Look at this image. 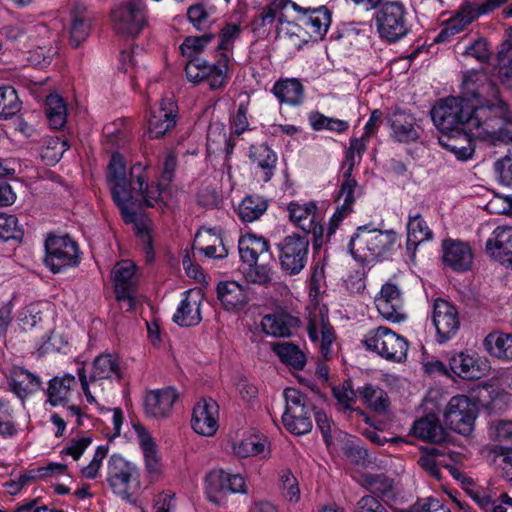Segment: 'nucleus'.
<instances>
[{"instance_id": "f257e3e1", "label": "nucleus", "mask_w": 512, "mask_h": 512, "mask_svg": "<svg viewBox=\"0 0 512 512\" xmlns=\"http://www.w3.org/2000/svg\"><path fill=\"white\" fill-rule=\"evenodd\" d=\"M434 125L442 133L439 144L459 160L474 152L473 140L493 145L511 137L512 118L505 102L486 73L469 71L462 82V97L439 101L431 110Z\"/></svg>"}, {"instance_id": "f03ea898", "label": "nucleus", "mask_w": 512, "mask_h": 512, "mask_svg": "<svg viewBox=\"0 0 512 512\" xmlns=\"http://www.w3.org/2000/svg\"><path fill=\"white\" fill-rule=\"evenodd\" d=\"M176 157L168 154L163 164V170L156 186L147 184V167L141 163L135 164L126 175L124 158L114 153L108 167V184L113 200L120 208L125 223L133 224L136 233L144 244L145 257L148 262L154 258L153 246L147 219L138 213L142 204L148 207H162L166 205L169 195L168 185L172 180L176 168Z\"/></svg>"}, {"instance_id": "7ed1b4c3", "label": "nucleus", "mask_w": 512, "mask_h": 512, "mask_svg": "<svg viewBox=\"0 0 512 512\" xmlns=\"http://www.w3.org/2000/svg\"><path fill=\"white\" fill-rule=\"evenodd\" d=\"M397 243L398 235L395 231L363 225L351 237L349 249L357 262L367 264L385 256Z\"/></svg>"}, {"instance_id": "20e7f679", "label": "nucleus", "mask_w": 512, "mask_h": 512, "mask_svg": "<svg viewBox=\"0 0 512 512\" xmlns=\"http://www.w3.org/2000/svg\"><path fill=\"white\" fill-rule=\"evenodd\" d=\"M374 20L380 38L390 43L403 39L411 30L409 13L399 1L382 5L375 13Z\"/></svg>"}, {"instance_id": "39448f33", "label": "nucleus", "mask_w": 512, "mask_h": 512, "mask_svg": "<svg viewBox=\"0 0 512 512\" xmlns=\"http://www.w3.org/2000/svg\"><path fill=\"white\" fill-rule=\"evenodd\" d=\"M148 9L144 0H122L111 11L113 30L122 36L134 38L147 25Z\"/></svg>"}, {"instance_id": "423d86ee", "label": "nucleus", "mask_w": 512, "mask_h": 512, "mask_svg": "<svg viewBox=\"0 0 512 512\" xmlns=\"http://www.w3.org/2000/svg\"><path fill=\"white\" fill-rule=\"evenodd\" d=\"M363 343L367 350L388 361L402 363L407 359L408 341L387 327L380 326L368 331Z\"/></svg>"}, {"instance_id": "0eeeda50", "label": "nucleus", "mask_w": 512, "mask_h": 512, "mask_svg": "<svg viewBox=\"0 0 512 512\" xmlns=\"http://www.w3.org/2000/svg\"><path fill=\"white\" fill-rule=\"evenodd\" d=\"M315 421L320 429L327 446L338 453H343L352 463L357 466L365 465L367 451L361 447L360 440L343 432H338L334 440L330 418L325 412L316 411Z\"/></svg>"}, {"instance_id": "6e6552de", "label": "nucleus", "mask_w": 512, "mask_h": 512, "mask_svg": "<svg viewBox=\"0 0 512 512\" xmlns=\"http://www.w3.org/2000/svg\"><path fill=\"white\" fill-rule=\"evenodd\" d=\"M205 493L210 502L217 506H224L229 495L247 493L246 481L238 473L215 469L205 478Z\"/></svg>"}, {"instance_id": "1a4fd4ad", "label": "nucleus", "mask_w": 512, "mask_h": 512, "mask_svg": "<svg viewBox=\"0 0 512 512\" xmlns=\"http://www.w3.org/2000/svg\"><path fill=\"white\" fill-rule=\"evenodd\" d=\"M446 468L453 478L462 483L466 493L483 512H507V507L512 508V498L506 493L498 496L496 492L488 488L477 486L471 478L456 467L447 466Z\"/></svg>"}, {"instance_id": "9d476101", "label": "nucleus", "mask_w": 512, "mask_h": 512, "mask_svg": "<svg viewBox=\"0 0 512 512\" xmlns=\"http://www.w3.org/2000/svg\"><path fill=\"white\" fill-rule=\"evenodd\" d=\"M477 415V403L465 395H457L452 397L446 406L444 422L452 431L470 436L474 430Z\"/></svg>"}, {"instance_id": "9b49d317", "label": "nucleus", "mask_w": 512, "mask_h": 512, "mask_svg": "<svg viewBox=\"0 0 512 512\" xmlns=\"http://www.w3.org/2000/svg\"><path fill=\"white\" fill-rule=\"evenodd\" d=\"M228 64L227 57L220 59L217 63L194 58L186 64L185 75L193 84L205 82L210 89L218 90L225 87L228 82Z\"/></svg>"}, {"instance_id": "f8f14e48", "label": "nucleus", "mask_w": 512, "mask_h": 512, "mask_svg": "<svg viewBox=\"0 0 512 512\" xmlns=\"http://www.w3.org/2000/svg\"><path fill=\"white\" fill-rule=\"evenodd\" d=\"M228 64L227 57L220 59L217 63L194 58L186 64L185 75L193 84L205 82L210 89L218 90L225 87L228 82Z\"/></svg>"}, {"instance_id": "ddd939ff", "label": "nucleus", "mask_w": 512, "mask_h": 512, "mask_svg": "<svg viewBox=\"0 0 512 512\" xmlns=\"http://www.w3.org/2000/svg\"><path fill=\"white\" fill-rule=\"evenodd\" d=\"M132 430L143 455L147 478L151 482L160 480L164 475V465L155 438L141 423H132Z\"/></svg>"}, {"instance_id": "4468645a", "label": "nucleus", "mask_w": 512, "mask_h": 512, "mask_svg": "<svg viewBox=\"0 0 512 512\" xmlns=\"http://www.w3.org/2000/svg\"><path fill=\"white\" fill-rule=\"evenodd\" d=\"M45 250V264L53 273L75 266L79 262L77 245L67 236H49L45 242Z\"/></svg>"}, {"instance_id": "2eb2a0df", "label": "nucleus", "mask_w": 512, "mask_h": 512, "mask_svg": "<svg viewBox=\"0 0 512 512\" xmlns=\"http://www.w3.org/2000/svg\"><path fill=\"white\" fill-rule=\"evenodd\" d=\"M282 270L288 275L299 274L305 267L309 241L299 235L286 236L278 245Z\"/></svg>"}, {"instance_id": "dca6fc26", "label": "nucleus", "mask_w": 512, "mask_h": 512, "mask_svg": "<svg viewBox=\"0 0 512 512\" xmlns=\"http://www.w3.org/2000/svg\"><path fill=\"white\" fill-rule=\"evenodd\" d=\"M374 304L381 317L389 322L400 323L407 319L403 293L399 286L391 281L381 286L374 298Z\"/></svg>"}, {"instance_id": "f3484780", "label": "nucleus", "mask_w": 512, "mask_h": 512, "mask_svg": "<svg viewBox=\"0 0 512 512\" xmlns=\"http://www.w3.org/2000/svg\"><path fill=\"white\" fill-rule=\"evenodd\" d=\"M218 403L208 397L199 399L192 408L190 425L192 430L203 437H214L220 426Z\"/></svg>"}, {"instance_id": "a211bd4d", "label": "nucleus", "mask_w": 512, "mask_h": 512, "mask_svg": "<svg viewBox=\"0 0 512 512\" xmlns=\"http://www.w3.org/2000/svg\"><path fill=\"white\" fill-rule=\"evenodd\" d=\"M137 475V467L122 456L112 455L107 464V482L112 491L122 498L130 495L132 480Z\"/></svg>"}, {"instance_id": "6ab92c4d", "label": "nucleus", "mask_w": 512, "mask_h": 512, "mask_svg": "<svg viewBox=\"0 0 512 512\" xmlns=\"http://www.w3.org/2000/svg\"><path fill=\"white\" fill-rule=\"evenodd\" d=\"M216 295L221 307L230 313L244 310L252 299L251 288L236 280L219 281Z\"/></svg>"}, {"instance_id": "aec40b11", "label": "nucleus", "mask_w": 512, "mask_h": 512, "mask_svg": "<svg viewBox=\"0 0 512 512\" xmlns=\"http://www.w3.org/2000/svg\"><path fill=\"white\" fill-rule=\"evenodd\" d=\"M432 320L436 329L437 342L441 344L452 339L460 328L457 309L441 298L434 301Z\"/></svg>"}, {"instance_id": "412c9836", "label": "nucleus", "mask_w": 512, "mask_h": 512, "mask_svg": "<svg viewBox=\"0 0 512 512\" xmlns=\"http://www.w3.org/2000/svg\"><path fill=\"white\" fill-rule=\"evenodd\" d=\"M450 370L460 378L467 380L480 379L490 370L489 361L473 351H461L449 358Z\"/></svg>"}, {"instance_id": "4be33fe9", "label": "nucleus", "mask_w": 512, "mask_h": 512, "mask_svg": "<svg viewBox=\"0 0 512 512\" xmlns=\"http://www.w3.org/2000/svg\"><path fill=\"white\" fill-rule=\"evenodd\" d=\"M112 275L117 299L126 304L127 310H132L138 281L136 265L130 260H122L115 265Z\"/></svg>"}, {"instance_id": "5701e85b", "label": "nucleus", "mask_w": 512, "mask_h": 512, "mask_svg": "<svg viewBox=\"0 0 512 512\" xmlns=\"http://www.w3.org/2000/svg\"><path fill=\"white\" fill-rule=\"evenodd\" d=\"M298 8L299 5L290 0H274L260 10L258 16L253 20V27L255 30H260L277 23L278 33H280L283 25L293 24L291 12Z\"/></svg>"}, {"instance_id": "b1692460", "label": "nucleus", "mask_w": 512, "mask_h": 512, "mask_svg": "<svg viewBox=\"0 0 512 512\" xmlns=\"http://www.w3.org/2000/svg\"><path fill=\"white\" fill-rule=\"evenodd\" d=\"M307 332L309 339L318 348L325 360L331 357V346L335 340V334L327 315L322 311H314L310 314Z\"/></svg>"}, {"instance_id": "393cba45", "label": "nucleus", "mask_w": 512, "mask_h": 512, "mask_svg": "<svg viewBox=\"0 0 512 512\" xmlns=\"http://www.w3.org/2000/svg\"><path fill=\"white\" fill-rule=\"evenodd\" d=\"M204 291L195 287L183 293V298L173 315L176 324L182 327L198 325L202 320L201 306L204 301Z\"/></svg>"}, {"instance_id": "a878e982", "label": "nucleus", "mask_w": 512, "mask_h": 512, "mask_svg": "<svg viewBox=\"0 0 512 512\" xmlns=\"http://www.w3.org/2000/svg\"><path fill=\"white\" fill-rule=\"evenodd\" d=\"M390 138L397 143L416 142L421 135L420 125L412 114L395 110L386 117Z\"/></svg>"}, {"instance_id": "bb28decb", "label": "nucleus", "mask_w": 512, "mask_h": 512, "mask_svg": "<svg viewBox=\"0 0 512 512\" xmlns=\"http://www.w3.org/2000/svg\"><path fill=\"white\" fill-rule=\"evenodd\" d=\"M485 249L491 258L512 268V226H497L486 240Z\"/></svg>"}, {"instance_id": "cd10ccee", "label": "nucleus", "mask_w": 512, "mask_h": 512, "mask_svg": "<svg viewBox=\"0 0 512 512\" xmlns=\"http://www.w3.org/2000/svg\"><path fill=\"white\" fill-rule=\"evenodd\" d=\"M178 397L177 391L171 387L147 392L143 402L145 414L155 419L168 418Z\"/></svg>"}, {"instance_id": "c85d7f7f", "label": "nucleus", "mask_w": 512, "mask_h": 512, "mask_svg": "<svg viewBox=\"0 0 512 512\" xmlns=\"http://www.w3.org/2000/svg\"><path fill=\"white\" fill-rule=\"evenodd\" d=\"M176 124V104L171 98H163L159 106L150 111L148 117V135L161 138Z\"/></svg>"}, {"instance_id": "c756f323", "label": "nucleus", "mask_w": 512, "mask_h": 512, "mask_svg": "<svg viewBox=\"0 0 512 512\" xmlns=\"http://www.w3.org/2000/svg\"><path fill=\"white\" fill-rule=\"evenodd\" d=\"M232 453L238 458L270 456L269 439L260 433H245L242 437L232 438L230 440Z\"/></svg>"}, {"instance_id": "7c9ffc66", "label": "nucleus", "mask_w": 512, "mask_h": 512, "mask_svg": "<svg viewBox=\"0 0 512 512\" xmlns=\"http://www.w3.org/2000/svg\"><path fill=\"white\" fill-rule=\"evenodd\" d=\"M442 259L446 266L462 272L470 269L473 262V253L467 243L447 239L442 243Z\"/></svg>"}, {"instance_id": "2f4dec72", "label": "nucleus", "mask_w": 512, "mask_h": 512, "mask_svg": "<svg viewBox=\"0 0 512 512\" xmlns=\"http://www.w3.org/2000/svg\"><path fill=\"white\" fill-rule=\"evenodd\" d=\"M294 12L299 14L298 20L306 27L311 38L318 40L326 35L331 24V13L327 8L310 9L299 6Z\"/></svg>"}, {"instance_id": "473e14b6", "label": "nucleus", "mask_w": 512, "mask_h": 512, "mask_svg": "<svg viewBox=\"0 0 512 512\" xmlns=\"http://www.w3.org/2000/svg\"><path fill=\"white\" fill-rule=\"evenodd\" d=\"M238 250L241 260L247 264H256L260 257L270 258L269 244L263 236L247 233L240 237Z\"/></svg>"}, {"instance_id": "72a5a7b5", "label": "nucleus", "mask_w": 512, "mask_h": 512, "mask_svg": "<svg viewBox=\"0 0 512 512\" xmlns=\"http://www.w3.org/2000/svg\"><path fill=\"white\" fill-rule=\"evenodd\" d=\"M10 388L21 400H25L41 388V380L37 375L20 367H15L10 375Z\"/></svg>"}, {"instance_id": "f704fd0d", "label": "nucleus", "mask_w": 512, "mask_h": 512, "mask_svg": "<svg viewBox=\"0 0 512 512\" xmlns=\"http://www.w3.org/2000/svg\"><path fill=\"white\" fill-rule=\"evenodd\" d=\"M250 159L259 171L257 174L263 182H268L274 176L277 164V154L267 145L260 144L250 149Z\"/></svg>"}, {"instance_id": "c9c22d12", "label": "nucleus", "mask_w": 512, "mask_h": 512, "mask_svg": "<svg viewBox=\"0 0 512 512\" xmlns=\"http://www.w3.org/2000/svg\"><path fill=\"white\" fill-rule=\"evenodd\" d=\"M273 94L281 104L299 106L304 99V87L296 78H285L275 82Z\"/></svg>"}, {"instance_id": "e433bc0d", "label": "nucleus", "mask_w": 512, "mask_h": 512, "mask_svg": "<svg viewBox=\"0 0 512 512\" xmlns=\"http://www.w3.org/2000/svg\"><path fill=\"white\" fill-rule=\"evenodd\" d=\"M483 345L490 356L504 362H512V334L493 331L485 337Z\"/></svg>"}, {"instance_id": "4c0bfd02", "label": "nucleus", "mask_w": 512, "mask_h": 512, "mask_svg": "<svg viewBox=\"0 0 512 512\" xmlns=\"http://www.w3.org/2000/svg\"><path fill=\"white\" fill-rule=\"evenodd\" d=\"M316 204L309 203H291L288 207L291 221L300 229L308 233L317 232Z\"/></svg>"}, {"instance_id": "58836bf2", "label": "nucleus", "mask_w": 512, "mask_h": 512, "mask_svg": "<svg viewBox=\"0 0 512 512\" xmlns=\"http://www.w3.org/2000/svg\"><path fill=\"white\" fill-rule=\"evenodd\" d=\"M343 178L338 196V200L342 201V204L334 213L333 221H341L351 211L358 190L357 181L352 178V171L344 168Z\"/></svg>"}, {"instance_id": "ea45409f", "label": "nucleus", "mask_w": 512, "mask_h": 512, "mask_svg": "<svg viewBox=\"0 0 512 512\" xmlns=\"http://www.w3.org/2000/svg\"><path fill=\"white\" fill-rule=\"evenodd\" d=\"M91 375L110 382L120 380L122 378V370L118 357L113 354L97 356L92 364Z\"/></svg>"}, {"instance_id": "a19ab883", "label": "nucleus", "mask_w": 512, "mask_h": 512, "mask_svg": "<svg viewBox=\"0 0 512 512\" xmlns=\"http://www.w3.org/2000/svg\"><path fill=\"white\" fill-rule=\"evenodd\" d=\"M78 376L86 401L90 405L96 406L100 411L104 410V407L101 405V402L106 398L104 380L93 377L92 375H90L88 379L84 369L78 370Z\"/></svg>"}, {"instance_id": "79ce46f5", "label": "nucleus", "mask_w": 512, "mask_h": 512, "mask_svg": "<svg viewBox=\"0 0 512 512\" xmlns=\"http://www.w3.org/2000/svg\"><path fill=\"white\" fill-rule=\"evenodd\" d=\"M411 432L415 437L434 443H441L445 440L444 429L433 415L415 421Z\"/></svg>"}, {"instance_id": "37998d69", "label": "nucleus", "mask_w": 512, "mask_h": 512, "mask_svg": "<svg viewBox=\"0 0 512 512\" xmlns=\"http://www.w3.org/2000/svg\"><path fill=\"white\" fill-rule=\"evenodd\" d=\"M76 385V379L72 374L62 377H54L49 381L47 389L48 402L52 406H58L68 400L72 388Z\"/></svg>"}, {"instance_id": "c03bdc74", "label": "nucleus", "mask_w": 512, "mask_h": 512, "mask_svg": "<svg viewBox=\"0 0 512 512\" xmlns=\"http://www.w3.org/2000/svg\"><path fill=\"white\" fill-rule=\"evenodd\" d=\"M357 394L361 401L374 412L384 413L390 405L387 393L378 386L366 384L357 389Z\"/></svg>"}, {"instance_id": "a18cd8bd", "label": "nucleus", "mask_w": 512, "mask_h": 512, "mask_svg": "<svg viewBox=\"0 0 512 512\" xmlns=\"http://www.w3.org/2000/svg\"><path fill=\"white\" fill-rule=\"evenodd\" d=\"M433 233L420 213H410L407 223V246L414 249L422 242L432 239Z\"/></svg>"}, {"instance_id": "49530a36", "label": "nucleus", "mask_w": 512, "mask_h": 512, "mask_svg": "<svg viewBox=\"0 0 512 512\" xmlns=\"http://www.w3.org/2000/svg\"><path fill=\"white\" fill-rule=\"evenodd\" d=\"M293 319L286 314H269L261 320L262 331L273 337H288L291 335Z\"/></svg>"}, {"instance_id": "de8ad7c7", "label": "nucleus", "mask_w": 512, "mask_h": 512, "mask_svg": "<svg viewBox=\"0 0 512 512\" xmlns=\"http://www.w3.org/2000/svg\"><path fill=\"white\" fill-rule=\"evenodd\" d=\"M282 422L285 428L292 434L303 435L311 431L310 408H301L298 412L283 413Z\"/></svg>"}, {"instance_id": "09e8293b", "label": "nucleus", "mask_w": 512, "mask_h": 512, "mask_svg": "<svg viewBox=\"0 0 512 512\" xmlns=\"http://www.w3.org/2000/svg\"><path fill=\"white\" fill-rule=\"evenodd\" d=\"M268 202L261 196H247L238 205L241 221L250 223L258 220L267 210Z\"/></svg>"}, {"instance_id": "8fccbe9b", "label": "nucleus", "mask_w": 512, "mask_h": 512, "mask_svg": "<svg viewBox=\"0 0 512 512\" xmlns=\"http://www.w3.org/2000/svg\"><path fill=\"white\" fill-rule=\"evenodd\" d=\"M508 40L504 41L498 51V74L503 84L512 87V28L507 30Z\"/></svg>"}, {"instance_id": "3c124183", "label": "nucleus", "mask_w": 512, "mask_h": 512, "mask_svg": "<svg viewBox=\"0 0 512 512\" xmlns=\"http://www.w3.org/2000/svg\"><path fill=\"white\" fill-rule=\"evenodd\" d=\"M51 39H40L37 43H31L28 50V61L35 67H46L50 64L52 57L56 54Z\"/></svg>"}, {"instance_id": "603ef678", "label": "nucleus", "mask_w": 512, "mask_h": 512, "mask_svg": "<svg viewBox=\"0 0 512 512\" xmlns=\"http://www.w3.org/2000/svg\"><path fill=\"white\" fill-rule=\"evenodd\" d=\"M46 116L53 129L62 128L67 121V107L64 100L57 94H51L46 100Z\"/></svg>"}, {"instance_id": "864d4df0", "label": "nucleus", "mask_w": 512, "mask_h": 512, "mask_svg": "<svg viewBox=\"0 0 512 512\" xmlns=\"http://www.w3.org/2000/svg\"><path fill=\"white\" fill-rule=\"evenodd\" d=\"M308 121L314 131L328 130L338 134L345 133L350 126L346 120L328 117L320 112H311Z\"/></svg>"}, {"instance_id": "5fc2aeb1", "label": "nucleus", "mask_w": 512, "mask_h": 512, "mask_svg": "<svg viewBox=\"0 0 512 512\" xmlns=\"http://www.w3.org/2000/svg\"><path fill=\"white\" fill-rule=\"evenodd\" d=\"M272 350L280 360L295 369H302L305 365V355L292 343L284 342L273 345Z\"/></svg>"}, {"instance_id": "6e6d98bb", "label": "nucleus", "mask_w": 512, "mask_h": 512, "mask_svg": "<svg viewBox=\"0 0 512 512\" xmlns=\"http://www.w3.org/2000/svg\"><path fill=\"white\" fill-rule=\"evenodd\" d=\"M369 468L370 463H368V465L365 466L364 472L359 471V476L355 475V477L362 485H364L373 493L386 495L392 488L391 480L382 474L371 473V471H369Z\"/></svg>"}, {"instance_id": "4d7b16f0", "label": "nucleus", "mask_w": 512, "mask_h": 512, "mask_svg": "<svg viewBox=\"0 0 512 512\" xmlns=\"http://www.w3.org/2000/svg\"><path fill=\"white\" fill-rule=\"evenodd\" d=\"M278 488L283 497L290 503H297L300 500V489L297 478L289 469L279 470Z\"/></svg>"}, {"instance_id": "13d9d810", "label": "nucleus", "mask_w": 512, "mask_h": 512, "mask_svg": "<svg viewBox=\"0 0 512 512\" xmlns=\"http://www.w3.org/2000/svg\"><path fill=\"white\" fill-rule=\"evenodd\" d=\"M69 148V144L65 139L53 136L45 140V145L41 152L42 159L48 165L56 164L63 156L64 152Z\"/></svg>"}, {"instance_id": "bf43d9fd", "label": "nucleus", "mask_w": 512, "mask_h": 512, "mask_svg": "<svg viewBox=\"0 0 512 512\" xmlns=\"http://www.w3.org/2000/svg\"><path fill=\"white\" fill-rule=\"evenodd\" d=\"M20 111V101L16 90L11 86L0 88V118L8 119Z\"/></svg>"}, {"instance_id": "052dcab7", "label": "nucleus", "mask_w": 512, "mask_h": 512, "mask_svg": "<svg viewBox=\"0 0 512 512\" xmlns=\"http://www.w3.org/2000/svg\"><path fill=\"white\" fill-rule=\"evenodd\" d=\"M103 137L111 147L121 148L129 141L130 134L123 122H114L104 126Z\"/></svg>"}, {"instance_id": "680f3d73", "label": "nucleus", "mask_w": 512, "mask_h": 512, "mask_svg": "<svg viewBox=\"0 0 512 512\" xmlns=\"http://www.w3.org/2000/svg\"><path fill=\"white\" fill-rule=\"evenodd\" d=\"M214 13L215 9L213 6H206L199 3L188 9L187 17L195 28L202 30L209 26Z\"/></svg>"}, {"instance_id": "e2e57ef3", "label": "nucleus", "mask_w": 512, "mask_h": 512, "mask_svg": "<svg viewBox=\"0 0 512 512\" xmlns=\"http://www.w3.org/2000/svg\"><path fill=\"white\" fill-rule=\"evenodd\" d=\"M247 281L266 286L273 281L274 273L267 264H252L244 272Z\"/></svg>"}, {"instance_id": "0e129e2a", "label": "nucleus", "mask_w": 512, "mask_h": 512, "mask_svg": "<svg viewBox=\"0 0 512 512\" xmlns=\"http://www.w3.org/2000/svg\"><path fill=\"white\" fill-rule=\"evenodd\" d=\"M18 428L14 420V411L6 401H0V435L13 437L17 435Z\"/></svg>"}, {"instance_id": "69168bd1", "label": "nucleus", "mask_w": 512, "mask_h": 512, "mask_svg": "<svg viewBox=\"0 0 512 512\" xmlns=\"http://www.w3.org/2000/svg\"><path fill=\"white\" fill-rule=\"evenodd\" d=\"M369 138L370 137H365V134H363L359 138H352L350 140V146L347 151L346 162L343 168L352 171L355 164L361 161L362 155L367 148Z\"/></svg>"}, {"instance_id": "338daca9", "label": "nucleus", "mask_w": 512, "mask_h": 512, "mask_svg": "<svg viewBox=\"0 0 512 512\" xmlns=\"http://www.w3.org/2000/svg\"><path fill=\"white\" fill-rule=\"evenodd\" d=\"M22 231L19 228L16 216L0 212V239L8 241L10 239H20Z\"/></svg>"}, {"instance_id": "774afa93", "label": "nucleus", "mask_w": 512, "mask_h": 512, "mask_svg": "<svg viewBox=\"0 0 512 512\" xmlns=\"http://www.w3.org/2000/svg\"><path fill=\"white\" fill-rule=\"evenodd\" d=\"M488 436L496 442H512V420L492 421L488 426Z\"/></svg>"}]
</instances>
